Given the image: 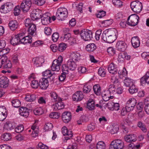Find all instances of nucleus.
Returning <instances> with one entry per match:
<instances>
[{"label": "nucleus", "mask_w": 149, "mask_h": 149, "mask_svg": "<svg viewBox=\"0 0 149 149\" xmlns=\"http://www.w3.org/2000/svg\"><path fill=\"white\" fill-rule=\"evenodd\" d=\"M77 65L75 62L71 59H70L67 61L66 64H63L62 66V70H63L65 73H68V70H74L76 68Z\"/></svg>", "instance_id": "f257e3e1"}, {"label": "nucleus", "mask_w": 149, "mask_h": 149, "mask_svg": "<svg viewBox=\"0 0 149 149\" xmlns=\"http://www.w3.org/2000/svg\"><path fill=\"white\" fill-rule=\"evenodd\" d=\"M68 16V12L65 8H59L56 13V16L57 19L60 20L65 19Z\"/></svg>", "instance_id": "f03ea898"}, {"label": "nucleus", "mask_w": 149, "mask_h": 149, "mask_svg": "<svg viewBox=\"0 0 149 149\" xmlns=\"http://www.w3.org/2000/svg\"><path fill=\"white\" fill-rule=\"evenodd\" d=\"M124 144L122 141L119 139H116L111 142L109 149H123Z\"/></svg>", "instance_id": "7ed1b4c3"}, {"label": "nucleus", "mask_w": 149, "mask_h": 149, "mask_svg": "<svg viewBox=\"0 0 149 149\" xmlns=\"http://www.w3.org/2000/svg\"><path fill=\"white\" fill-rule=\"evenodd\" d=\"M63 60V58L61 56H59L57 59L54 60L51 66L52 70L53 71H59Z\"/></svg>", "instance_id": "20e7f679"}, {"label": "nucleus", "mask_w": 149, "mask_h": 149, "mask_svg": "<svg viewBox=\"0 0 149 149\" xmlns=\"http://www.w3.org/2000/svg\"><path fill=\"white\" fill-rule=\"evenodd\" d=\"M81 38L85 41L91 40L93 38V34L91 31L88 30H82L80 33Z\"/></svg>", "instance_id": "39448f33"}, {"label": "nucleus", "mask_w": 149, "mask_h": 149, "mask_svg": "<svg viewBox=\"0 0 149 149\" xmlns=\"http://www.w3.org/2000/svg\"><path fill=\"white\" fill-rule=\"evenodd\" d=\"M139 19V17L136 14L132 15L127 19L128 21L130 20V21L127 23V25L131 26H134L138 23Z\"/></svg>", "instance_id": "423d86ee"}, {"label": "nucleus", "mask_w": 149, "mask_h": 149, "mask_svg": "<svg viewBox=\"0 0 149 149\" xmlns=\"http://www.w3.org/2000/svg\"><path fill=\"white\" fill-rule=\"evenodd\" d=\"M130 6L132 10L136 13H140L142 8V4L139 1H134L132 2Z\"/></svg>", "instance_id": "0eeeda50"}, {"label": "nucleus", "mask_w": 149, "mask_h": 149, "mask_svg": "<svg viewBox=\"0 0 149 149\" xmlns=\"http://www.w3.org/2000/svg\"><path fill=\"white\" fill-rule=\"evenodd\" d=\"M31 4V0H25L20 5V8L24 12H26L29 10Z\"/></svg>", "instance_id": "6e6552de"}, {"label": "nucleus", "mask_w": 149, "mask_h": 149, "mask_svg": "<svg viewBox=\"0 0 149 149\" xmlns=\"http://www.w3.org/2000/svg\"><path fill=\"white\" fill-rule=\"evenodd\" d=\"M136 103V100L134 98L130 99L127 101L125 107L128 112L133 109Z\"/></svg>", "instance_id": "1a4fd4ad"}, {"label": "nucleus", "mask_w": 149, "mask_h": 149, "mask_svg": "<svg viewBox=\"0 0 149 149\" xmlns=\"http://www.w3.org/2000/svg\"><path fill=\"white\" fill-rule=\"evenodd\" d=\"M42 13L41 10L39 9H34L32 11L30 16L32 19L35 20L39 19L41 17Z\"/></svg>", "instance_id": "9d476101"}, {"label": "nucleus", "mask_w": 149, "mask_h": 149, "mask_svg": "<svg viewBox=\"0 0 149 149\" xmlns=\"http://www.w3.org/2000/svg\"><path fill=\"white\" fill-rule=\"evenodd\" d=\"M2 63H3V68L6 70H9L12 67V65L10 61L8 59L6 56H2Z\"/></svg>", "instance_id": "9b49d317"}, {"label": "nucleus", "mask_w": 149, "mask_h": 149, "mask_svg": "<svg viewBox=\"0 0 149 149\" xmlns=\"http://www.w3.org/2000/svg\"><path fill=\"white\" fill-rule=\"evenodd\" d=\"M84 97V95L81 91H77L73 95L72 99L74 101H80L83 99Z\"/></svg>", "instance_id": "f8f14e48"}, {"label": "nucleus", "mask_w": 149, "mask_h": 149, "mask_svg": "<svg viewBox=\"0 0 149 149\" xmlns=\"http://www.w3.org/2000/svg\"><path fill=\"white\" fill-rule=\"evenodd\" d=\"M48 80L46 78H42L40 80L39 86L40 88L42 90L46 89L49 86Z\"/></svg>", "instance_id": "ddd939ff"}, {"label": "nucleus", "mask_w": 149, "mask_h": 149, "mask_svg": "<svg viewBox=\"0 0 149 149\" xmlns=\"http://www.w3.org/2000/svg\"><path fill=\"white\" fill-rule=\"evenodd\" d=\"M62 133L64 136H66L65 137V139L66 140L70 139L72 136V131H68L67 127L65 126L62 128Z\"/></svg>", "instance_id": "4468645a"}, {"label": "nucleus", "mask_w": 149, "mask_h": 149, "mask_svg": "<svg viewBox=\"0 0 149 149\" xmlns=\"http://www.w3.org/2000/svg\"><path fill=\"white\" fill-rule=\"evenodd\" d=\"M71 116L70 112L68 111L63 112L62 115L63 121L65 123H68L71 120Z\"/></svg>", "instance_id": "2eb2a0df"}, {"label": "nucleus", "mask_w": 149, "mask_h": 149, "mask_svg": "<svg viewBox=\"0 0 149 149\" xmlns=\"http://www.w3.org/2000/svg\"><path fill=\"white\" fill-rule=\"evenodd\" d=\"M42 75L44 77H45L47 79H49L50 81H52L53 80L54 78V75H55L54 72L52 73L50 70H46L42 73Z\"/></svg>", "instance_id": "dca6fc26"}, {"label": "nucleus", "mask_w": 149, "mask_h": 149, "mask_svg": "<svg viewBox=\"0 0 149 149\" xmlns=\"http://www.w3.org/2000/svg\"><path fill=\"white\" fill-rule=\"evenodd\" d=\"M126 45L124 41H118L116 44V47L117 49L122 52L124 51L126 48Z\"/></svg>", "instance_id": "f3484780"}, {"label": "nucleus", "mask_w": 149, "mask_h": 149, "mask_svg": "<svg viewBox=\"0 0 149 149\" xmlns=\"http://www.w3.org/2000/svg\"><path fill=\"white\" fill-rule=\"evenodd\" d=\"M8 85V79L5 77H2L0 78V87L1 88H6Z\"/></svg>", "instance_id": "a211bd4d"}, {"label": "nucleus", "mask_w": 149, "mask_h": 149, "mask_svg": "<svg viewBox=\"0 0 149 149\" xmlns=\"http://www.w3.org/2000/svg\"><path fill=\"white\" fill-rule=\"evenodd\" d=\"M41 22L42 24L44 25H46L50 23L51 18L48 16L47 14H45L41 16Z\"/></svg>", "instance_id": "6ab92c4d"}, {"label": "nucleus", "mask_w": 149, "mask_h": 149, "mask_svg": "<svg viewBox=\"0 0 149 149\" xmlns=\"http://www.w3.org/2000/svg\"><path fill=\"white\" fill-rule=\"evenodd\" d=\"M35 65L38 67L42 65V64L44 63V59L42 57H36L34 58L32 60Z\"/></svg>", "instance_id": "aec40b11"}, {"label": "nucleus", "mask_w": 149, "mask_h": 149, "mask_svg": "<svg viewBox=\"0 0 149 149\" xmlns=\"http://www.w3.org/2000/svg\"><path fill=\"white\" fill-rule=\"evenodd\" d=\"M29 110L27 108L22 107L19 109V113L21 116L26 118L29 114Z\"/></svg>", "instance_id": "412c9836"}, {"label": "nucleus", "mask_w": 149, "mask_h": 149, "mask_svg": "<svg viewBox=\"0 0 149 149\" xmlns=\"http://www.w3.org/2000/svg\"><path fill=\"white\" fill-rule=\"evenodd\" d=\"M131 42L132 46L134 48H136L140 45V40L139 38L137 36L132 37L131 40Z\"/></svg>", "instance_id": "4be33fe9"}, {"label": "nucleus", "mask_w": 149, "mask_h": 149, "mask_svg": "<svg viewBox=\"0 0 149 149\" xmlns=\"http://www.w3.org/2000/svg\"><path fill=\"white\" fill-rule=\"evenodd\" d=\"M28 32L29 35L35 36L36 34V25L32 24L30 26L28 27Z\"/></svg>", "instance_id": "5701e85b"}, {"label": "nucleus", "mask_w": 149, "mask_h": 149, "mask_svg": "<svg viewBox=\"0 0 149 149\" xmlns=\"http://www.w3.org/2000/svg\"><path fill=\"white\" fill-rule=\"evenodd\" d=\"M97 48L96 45L94 43H91L87 45L86 47V50L88 52H91L94 51Z\"/></svg>", "instance_id": "b1692460"}, {"label": "nucleus", "mask_w": 149, "mask_h": 149, "mask_svg": "<svg viewBox=\"0 0 149 149\" xmlns=\"http://www.w3.org/2000/svg\"><path fill=\"white\" fill-rule=\"evenodd\" d=\"M113 63L110 64L108 68V70L110 73L112 74H115L117 73V68Z\"/></svg>", "instance_id": "393cba45"}, {"label": "nucleus", "mask_w": 149, "mask_h": 149, "mask_svg": "<svg viewBox=\"0 0 149 149\" xmlns=\"http://www.w3.org/2000/svg\"><path fill=\"white\" fill-rule=\"evenodd\" d=\"M109 36H111L115 38H117L118 32L117 30L115 29H109L107 31H105Z\"/></svg>", "instance_id": "a878e982"}, {"label": "nucleus", "mask_w": 149, "mask_h": 149, "mask_svg": "<svg viewBox=\"0 0 149 149\" xmlns=\"http://www.w3.org/2000/svg\"><path fill=\"white\" fill-rule=\"evenodd\" d=\"M9 26L11 30H15L18 26V24L16 20H12L9 23Z\"/></svg>", "instance_id": "bb28decb"}, {"label": "nucleus", "mask_w": 149, "mask_h": 149, "mask_svg": "<svg viewBox=\"0 0 149 149\" xmlns=\"http://www.w3.org/2000/svg\"><path fill=\"white\" fill-rule=\"evenodd\" d=\"M70 59H72L74 61H77L80 59V54L77 52H75L71 54Z\"/></svg>", "instance_id": "cd10ccee"}, {"label": "nucleus", "mask_w": 149, "mask_h": 149, "mask_svg": "<svg viewBox=\"0 0 149 149\" xmlns=\"http://www.w3.org/2000/svg\"><path fill=\"white\" fill-rule=\"evenodd\" d=\"M53 109L55 110H57L63 109L65 105L63 102H60L53 104Z\"/></svg>", "instance_id": "c85d7f7f"}, {"label": "nucleus", "mask_w": 149, "mask_h": 149, "mask_svg": "<svg viewBox=\"0 0 149 149\" xmlns=\"http://www.w3.org/2000/svg\"><path fill=\"white\" fill-rule=\"evenodd\" d=\"M61 38L64 42L68 41L72 38L70 33H64L63 35L61 37Z\"/></svg>", "instance_id": "c756f323"}, {"label": "nucleus", "mask_w": 149, "mask_h": 149, "mask_svg": "<svg viewBox=\"0 0 149 149\" xmlns=\"http://www.w3.org/2000/svg\"><path fill=\"white\" fill-rule=\"evenodd\" d=\"M110 91H104L102 92V96L103 100L107 101L109 100Z\"/></svg>", "instance_id": "7c9ffc66"}, {"label": "nucleus", "mask_w": 149, "mask_h": 149, "mask_svg": "<svg viewBox=\"0 0 149 149\" xmlns=\"http://www.w3.org/2000/svg\"><path fill=\"white\" fill-rule=\"evenodd\" d=\"M124 83L126 87H129L134 84L133 80L128 77H126L124 80Z\"/></svg>", "instance_id": "2f4dec72"}, {"label": "nucleus", "mask_w": 149, "mask_h": 149, "mask_svg": "<svg viewBox=\"0 0 149 149\" xmlns=\"http://www.w3.org/2000/svg\"><path fill=\"white\" fill-rule=\"evenodd\" d=\"M87 107L91 110L94 109L95 107L94 102L93 100L91 99L88 100L87 103Z\"/></svg>", "instance_id": "473e14b6"}, {"label": "nucleus", "mask_w": 149, "mask_h": 149, "mask_svg": "<svg viewBox=\"0 0 149 149\" xmlns=\"http://www.w3.org/2000/svg\"><path fill=\"white\" fill-rule=\"evenodd\" d=\"M93 90L95 93L97 95H100L101 94V88L98 84L94 85L93 87Z\"/></svg>", "instance_id": "72a5a7b5"}, {"label": "nucleus", "mask_w": 149, "mask_h": 149, "mask_svg": "<svg viewBox=\"0 0 149 149\" xmlns=\"http://www.w3.org/2000/svg\"><path fill=\"white\" fill-rule=\"evenodd\" d=\"M36 95L34 94L26 95L25 98L26 101L29 102H33L36 100Z\"/></svg>", "instance_id": "f704fd0d"}, {"label": "nucleus", "mask_w": 149, "mask_h": 149, "mask_svg": "<svg viewBox=\"0 0 149 149\" xmlns=\"http://www.w3.org/2000/svg\"><path fill=\"white\" fill-rule=\"evenodd\" d=\"M137 126L144 132L146 133L147 131V128L145 125L141 121H139L137 124Z\"/></svg>", "instance_id": "c9c22d12"}, {"label": "nucleus", "mask_w": 149, "mask_h": 149, "mask_svg": "<svg viewBox=\"0 0 149 149\" xmlns=\"http://www.w3.org/2000/svg\"><path fill=\"white\" fill-rule=\"evenodd\" d=\"M13 106L14 107L17 108L21 105V102L17 99H13L11 101Z\"/></svg>", "instance_id": "e433bc0d"}, {"label": "nucleus", "mask_w": 149, "mask_h": 149, "mask_svg": "<svg viewBox=\"0 0 149 149\" xmlns=\"http://www.w3.org/2000/svg\"><path fill=\"white\" fill-rule=\"evenodd\" d=\"M2 140L5 141H8L11 139V136L10 133H5L1 136Z\"/></svg>", "instance_id": "4c0bfd02"}, {"label": "nucleus", "mask_w": 149, "mask_h": 149, "mask_svg": "<svg viewBox=\"0 0 149 149\" xmlns=\"http://www.w3.org/2000/svg\"><path fill=\"white\" fill-rule=\"evenodd\" d=\"M88 119L87 117L84 115H82L81 116L79 119L77 121V123L79 125H81L83 122L88 121Z\"/></svg>", "instance_id": "58836bf2"}, {"label": "nucleus", "mask_w": 149, "mask_h": 149, "mask_svg": "<svg viewBox=\"0 0 149 149\" xmlns=\"http://www.w3.org/2000/svg\"><path fill=\"white\" fill-rule=\"evenodd\" d=\"M32 42V38L31 36H28L24 37L22 43L26 44L27 43H31Z\"/></svg>", "instance_id": "ea45409f"}, {"label": "nucleus", "mask_w": 149, "mask_h": 149, "mask_svg": "<svg viewBox=\"0 0 149 149\" xmlns=\"http://www.w3.org/2000/svg\"><path fill=\"white\" fill-rule=\"evenodd\" d=\"M141 84L144 86L146 84H149V77H142L140 80Z\"/></svg>", "instance_id": "a19ab883"}, {"label": "nucleus", "mask_w": 149, "mask_h": 149, "mask_svg": "<svg viewBox=\"0 0 149 149\" xmlns=\"http://www.w3.org/2000/svg\"><path fill=\"white\" fill-rule=\"evenodd\" d=\"M92 87L91 86L88 84L84 86L83 88V92L84 93H88L92 89Z\"/></svg>", "instance_id": "79ce46f5"}, {"label": "nucleus", "mask_w": 149, "mask_h": 149, "mask_svg": "<svg viewBox=\"0 0 149 149\" xmlns=\"http://www.w3.org/2000/svg\"><path fill=\"white\" fill-rule=\"evenodd\" d=\"M109 35L108 33L106 32V31H104L102 33V39L104 41L106 42L107 43H109Z\"/></svg>", "instance_id": "37998d69"}, {"label": "nucleus", "mask_w": 149, "mask_h": 149, "mask_svg": "<svg viewBox=\"0 0 149 149\" xmlns=\"http://www.w3.org/2000/svg\"><path fill=\"white\" fill-rule=\"evenodd\" d=\"M17 36L15 35V36L12 38L11 40L10 41V42L11 44L13 45H16L20 43V40L18 39Z\"/></svg>", "instance_id": "c03bdc74"}, {"label": "nucleus", "mask_w": 149, "mask_h": 149, "mask_svg": "<svg viewBox=\"0 0 149 149\" xmlns=\"http://www.w3.org/2000/svg\"><path fill=\"white\" fill-rule=\"evenodd\" d=\"M105 143L102 141L98 142L96 145L97 149H105Z\"/></svg>", "instance_id": "a18cd8bd"}, {"label": "nucleus", "mask_w": 149, "mask_h": 149, "mask_svg": "<svg viewBox=\"0 0 149 149\" xmlns=\"http://www.w3.org/2000/svg\"><path fill=\"white\" fill-rule=\"evenodd\" d=\"M5 126V127L8 130H11L13 129L15 127V126L14 125V123H12L9 122L6 123Z\"/></svg>", "instance_id": "49530a36"}, {"label": "nucleus", "mask_w": 149, "mask_h": 149, "mask_svg": "<svg viewBox=\"0 0 149 149\" xmlns=\"http://www.w3.org/2000/svg\"><path fill=\"white\" fill-rule=\"evenodd\" d=\"M125 52H123L119 54L118 58V62H120L123 61L125 59Z\"/></svg>", "instance_id": "de8ad7c7"}, {"label": "nucleus", "mask_w": 149, "mask_h": 149, "mask_svg": "<svg viewBox=\"0 0 149 149\" xmlns=\"http://www.w3.org/2000/svg\"><path fill=\"white\" fill-rule=\"evenodd\" d=\"M50 96L52 102H56L57 100L58 95L55 92H51L50 93Z\"/></svg>", "instance_id": "09e8293b"}, {"label": "nucleus", "mask_w": 149, "mask_h": 149, "mask_svg": "<svg viewBox=\"0 0 149 149\" xmlns=\"http://www.w3.org/2000/svg\"><path fill=\"white\" fill-rule=\"evenodd\" d=\"M66 47V45L64 43H61L59 45L58 47V51L60 52H63Z\"/></svg>", "instance_id": "8fccbe9b"}, {"label": "nucleus", "mask_w": 149, "mask_h": 149, "mask_svg": "<svg viewBox=\"0 0 149 149\" xmlns=\"http://www.w3.org/2000/svg\"><path fill=\"white\" fill-rule=\"evenodd\" d=\"M113 5L117 7H120L122 5V2L120 0H112Z\"/></svg>", "instance_id": "3c124183"}, {"label": "nucleus", "mask_w": 149, "mask_h": 149, "mask_svg": "<svg viewBox=\"0 0 149 149\" xmlns=\"http://www.w3.org/2000/svg\"><path fill=\"white\" fill-rule=\"evenodd\" d=\"M130 93L131 94H133L137 92V89L134 84L130 87L129 89Z\"/></svg>", "instance_id": "603ef678"}, {"label": "nucleus", "mask_w": 149, "mask_h": 149, "mask_svg": "<svg viewBox=\"0 0 149 149\" xmlns=\"http://www.w3.org/2000/svg\"><path fill=\"white\" fill-rule=\"evenodd\" d=\"M0 11L1 13H6L10 11V10H8L7 7L5 4L2 5L0 8Z\"/></svg>", "instance_id": "864d4df0"}, {"label": "nucleus", "mask_w": 149, "mask_h": 149, "mask_svg": "<svg viewBox=\"0 0 149 149\" xmlns=\"http://www.w3.org/2000/svg\"><path fill=\"white\" fill-rule=\"evenodd\" d=\"M18 39L19 40L20 43H22V40H23L24 37H25V33H19L16 35Z\"/></svg>", "instance_id": "5fc2aeb1"}, {"label": "nucleus", "mask_w": 149, "mask_h": 149, "mask_svg": "<svg viewBox=\"0 0 149 149\" xmlns=\"http://www.w3.org/2000/svg\"><path fill=\"white\" fill-rule=\"evenodd\" d=\"M53 127V125L51 123H48L45 124L44 129L45 131H48L51 130Z\"/></svg>", "instance_id": "6e6d98bb"}, {"label": "nucleus", "mask_w": 149, "mask_h": 149, "mask_svg": "<svg viewBox=\"0 0 149 149\" xmlns=\"http://www.w3.org/2000/svg\"><path fill=\"white\" fill-rule=\"evenodd\" d=\"M37 149H48V147L42 143H39L36 147Z\"/></svg>", "instance_id": "4d7b16f0"}, {"label": "nucleus", "mask_w": 149, "mask_h": 149, "mask_svg": "<svg viewBox=\"0 0 149 149\" xmlns=\"http://www.w3.org/2000/svg\"><path fill=\"white\" fill-rule=\"evenodd\" d=\"M9 51V49L6 48L5 49H2L0 51V56H6V54L8 53Z\"/></svg>", "instance_id": "13d9d810"}, {"label": "nucleus", "mask_w": 149, "mask_h": 149, "mask_svg": "<svg viewBox=\"0 0 149 149\" xmlns=\"http://www.w3.org/2000/svg\"><path fill=\"white\" fill-rule=\"evenodd\" d=\"M113 22V20L112 19H109L103 21L101 22V23L104 24V26H107L111 25Z\"/></svg>", "instance_id": "bf43d9fd"}, {"label": "nucleus", "mask_w": 149, "mask_h": 149, "mask_svg": "<svg viewBox=\"0 0 149 149\" xmlns=\"http://www.w3.org/2000/svg\"><path fill=\"white\" fill-rule=\"evenodd\" d=\"M39 85V83L38 81L33 80L32 81V82L31 84V87L33 88H37Z\"/></svg>", "instance_id": "052dcab7"}, {"label": "nucleus", "mask_w": 149, "mask_h": 149, "mask_svg": "<svg viewBox=\"0 0 149 149\" xmlns=\"http://www.w3.org/2000/svg\"><path fill=\"white\" fill-rule=\"evenodd\" d=\"M59 38V34L57 32L54 33L52 36V40L54 42H56Z\"/></svg>", "instance_id": "680f3d73"}, {"label": "nucleus", "mask_w": 149, "mask_h": 149, "mask_svg": "<svg viewBox=\"0 0 149 149\" xmlns=\"http://www.w3.org/2000/svg\"><path fill=\"white\" fill-rule=\"evenodd\" d=\"M23 130L24 127L22 125L17 126L15 129V132L17 133H20L22 132Z\"/></svg>", "instance_id": "e2e57ef3"}, {"label": "nucleus", "mask_w": 149, "mask_h": 149, "mask_svg": "<svg viewBox=\"0 0 149 149\" xmlns=\"http://www.w3.org/2000/svg\"><path fill=\"white\" fill-rule=\"evenodd\" d=\"M33 112L34 114L36 115H40L43 113V111L41 108L34 109Z\"/></svg>", "instance_id": "0e129e2a"}, {"label": "nucleus", "mask_w": 149, "mask_h": 149, "mask_svg": "<svg viewBox=\"0 0 149 149\" xmlns=\"http://www.w3.org/2000/svg\"><path fill=\"white\" fill-rule=\"evenodd\" d=\"M34 3L39 6H41L44 4L45 2V0H34Z\"/></svg>", "instance_id": "69168bd1"}, {"label": "nucleus", "mask_w": 149, "mask_h": 149, "mask_svg": "<svg viewBox=\"0 0 149 149\" xmlns=\"http://www.w3.org/2000/svg\"><path fill=\"white\" fill-rule=\"evenodd\" d=\"M106 12L103 10L100 11L96 15L98 18H101L106 15Z\"/></svg>", "instance_id": "338daca9"}, {"label": "nucleus", "mask_w": 149, "mask_h": 149, "mask_svg": "<svg viewBox=\"0 0 149 149\" xmlns=\"http://www.w3.org/2000/svg\"><path fill=\"white\" fill-rule=\"evenodd\" d=\"M98 73L100 76L104 77L106 73L104 69L100 68L98 70Z\"/></svg>", "instance_id": "774afa93"}]
</instances>
